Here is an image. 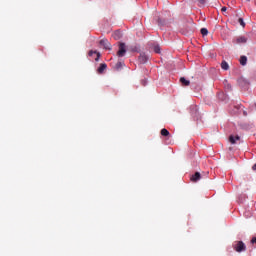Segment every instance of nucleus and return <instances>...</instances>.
Masks as SVG:
<instances>
[{
  "label": "nucleus",
  "instance_id": "obj_1",
  "mask_svg": "<svg viewBox=\"0 0 256 256\" xmlns=\"http://www.w3.org/2000/svg\"><path fill=\"white\" fill-rule=\"evenodd\" d=\"M233 247H234V251H236L237 253H243V251H246L247 249V246H245V243H243V241L235 242Z\"/></svg>",
  "mask_w": 256,
  "mask_h": 256
},
{
  "label": "nucleus",
  "instance_id": "obj_2",
  "mask_svg": "<svg viewBox=\"0 0 256 256\" xmlns=\"http://www.w3.org/2000/svg\"><path fill=\"white\" fill-rule=\"evenodd\" d=\"M126 53H127V46L125 45V43L123 42L119 43L117 57H125Z\"/></svg>",
  "mask_w": 256,
  "mask_h": 256
},
{
  "label": "nucleus",
  "instance_id": "obj_3",
  "mask_svg": "<svg viewBox=\"0 0 256 256\" xmlns=\"http://www.w3.org/2000/svg\"><path fill=\"white\" fill-rule=\"evenodd\" d=\"M99 45L108 51L111 49V43L107 39L100 40Z\"/></svg>",
  "mask_w": 256,
  "mask_h": 256
},
{
  "label": "nucleus",
  "instance_id": "obj_4",
  "mask_svg": "<svg viewBox=\"0 0 256 256\" xmlns=\"http://www.w3.org/2000/svg\"><path fill=\"white\" fill-rule=\"evenodd\" d=\"M138 61L141 65H145L149 61V56H147L145 53L140 54Z\"/></svg>",
  "mask_w": 256,
  "mask_h": 256
},
{
  "label": "nucleus",
  "instance_id": "obj_5",
  "mask_svg": "<svg viewBox=\"0 0 256 256\" xmlns=\"http://www.w3.org/2000/svg\"><path fill=\"white\" fill-rule=\"evenodd\" d=\"M241 137H239V135H230L229 136V141L232 145H235V143H237V141H240Z\"/></svg>",
  "mask_w": 256,
  "mask_h": 256
},
{
  "label": "nucleus",
  "instance_id": "obj_6",
  "mask_svg": "<svg viewBox=\"0 0 256 256\" xmlns=\"http://www.w3.org/2000/svg\"><path fill=\"white\" fill-rule=\"evenodd\" d=\"M113 39H115V41H119V39H121V37H123V34L121 33V31L117 30L112 34Z\"/></svg>",
  "mask_w": 256,
  "mask_h": 256
},
{
  "label": "nucleus",
  "instance_id": "obj_7",
  "mask_svg": "<svg viewBox=\"0 0 256 256\" xmlns=\"http://www.w3.org/2000/svg\"><path fill=\"white\" fill-rule=\"evenodd\" d=\"M235 43H237V45H241V43H247V37L245 36H239Z\"/></svg>",
  "mask_w": 256,
  "mask_h": 256
},
{
  "label": "nucleus",
  "instance_id": "obj_8",
  "mask_svg": "<svg viewBox=\"0 0 256 256\" xmlns=\"http://www.w3.org/2000/svg\"><path fill=\"white\" fill-rule=\"evenodd\" d=\"M199 179H201V173L199 172H196L194 175L191 176V181H193V183H197Z\"/></svg>",
  "mask_w": 256,
  "mask_h": 256
},
{
  "label": "nucleus",
  "instance_id": "obj_9",
  "mask_svg": "<svg viewBox=\"0 0 256 256\" xmlns=\"http://www.w3.org/2000/svg\"><path fill=\"white\" fill-rule=\"evenodd\" d=\"M180 83L184 86V87H189L191 85V82L187 79H185V77H181L180 78Z\"/></svg>",
  "mask_w": 256,
  "mask_h": 256
},
{
  "label": "nucleus",
  "instance_id": "obj_10",
  "mask_svg": "<svg viewBox=\"0 0 256 256\" xmlns=\"http://www.w3.org/2000/svg\"><path fill=\"white\" fill-rule=\"evenodd\" d=\"M160 135H162V137H169L171 135V133H169V130H167L166 128H163L160 131Z\"/></svg>",
  "mask_w": 256,
  "mask_h": 256
},
{
  "label": "nucleus",
  "instance_id": "obj_11",
  "mask_svg": "<svg viewBox=\"0 0 256 256\" xmlns=\"http://www.w3.org/2000/svg\"><path fill=\"white\" fill-rule=\"evenodd\" d=\"M90 57H93L95 55V61H99L100 54L97 51H90L89 52Z\"/></svg>",
  "mask_w": 256,
  "mask_h": 256
},
{
  "label": "nucleus",
  "instance_id": "obj_12",
  "mask_svg": "<svg viewBox=\"0 0 256 256\" xmlns=\"http://www.w3.org/2000/svg\"><path fill=\"white\" fill-rule=\"evenodd\" d=\"M106 69H107V65H101V66L97 69V72L101 75Z\"/></svg>",
  "mask_w": 256,
  "mask_h": 256
},
{
  "label": "nucleus",
  "instance_id": "obj_13",
  "mask_svg": "<svg viewBox=\"0 0 256 256\" xmlns=\"http://www.w3.org/2000/svg\"><path fill=\"white\" fill-rule=\"evenodd\" d=\"M153 51H154V53H161V46H159V45H154L153 46Z\"/></svg>",
  "mask_w": 256,
  "mask_h": 256
},
{
  "label": "nucleus",
  "instance_id": "obj_14",
  "mask_svg": "<svg viewBox=\"0 0 256 256\" xmlns=\"http://www.w3.org/2000/svg\"><path fill=\"white\" fill-rule=\"evenodd\" d=\"M240 64L241 65H247V57L246 56H241L240 57Z\"/></svg>",
  "mask_w": 256,
  "mask_h": 256
},
{
  "label": "nucleus",
  "instance_id": "obj_15",
  "mask_svg": "<svg viewBox=\"0 0 256 256\" xmlns=\"http://www.w3.org/2000/svg\"><path fill=\"white\" fill-rule=\"evenodd\" d=\"M201 35H203V37L207 36L209 34V30H207V28H202L200 30Z\"/></svg>",
  "mask_w": 256,
  "mask_h": 256
},
{
  "label": "nucleus",
  "instance_id": "obj_16",
  "mask_svg": "<svg viewBox=\"0 0 256 256\" xmlns=\"http://www.w3.org/2000/svg\"><path fill=\"white\" fill-rule=\"evenodd\" d=\"M238 23L241 25V27H245V21L243 20V18H239Z\"/></svg>",
  "mask_w": 256,
  "mask_h": 256
},
{
  "label": "nucleus",
  "instance_id": "obj_17",
  "mask_svg": "<svg viewBox=\"0 0 256 256\" xmlns=\"http://www.w3.org/2000/svg\"><path fill=\"white\" fill-rule=\"evenodd\" d=\"M221 67L223 71H229V65H222Z\"/></svg>",
  "mask_w": 256,
  "mask_h": 256
},
{
  "label": "nucleus",
  "instance_id": "obj_18",
  "mask_svg": "<svg viewBox=\"0 0 256 256\" xmlns=\"http://www.w3.org/2000/svg\"><path fill=\"white\" fill-rule=\"evenodd\" d=\"M221 11H222V13H225V11H227V7H225V6L222 7V8H221Z\"/></svg>",
  "mask_w": 256,
  "mask_h": 256
},
{
  "label": "nucleus",
  "instance_id": "obj_19",
  "mask_svg": "<svg viewBox=\"0 0 256 256\" xmlns=\"http://www.w3.org/2000/svg\"><path fill=\"white\" fill-rule=\"evenodd\" d=\"M199 3H201V5L205 4V0H199Z\"/></svg>",
  "mask_w": 256,
  "mask_h": 256
},
{
  "label": "nucleus",
  "instance_id": "obj_20",
  "mask_svg": "<svg viewBox=\"0 0 256 256\" xmlns=\"http://www.w3.org/2000/svg\"><path fill=\"white\" fill-rule=\"evenodd\" d=\"M221 65H227V62L224 60L221 62Z\"/></svg>",
  "mask_w": 256,
  "mask_h": 256
},
{
  "label": "nucleus",
  "instance_id": "obj_21",
  "mask_svg": "<svg viewBox=\"0 0 256 256\" xmlns=\"http://www.w3.org/2000/svg\"><path fill=\"white\" fill-rule=\"evenodd\" d=\"M253 171H256V164L252 166Z\"/></svg>",
  "mask_w": 256,
  "mask_h": 256
},
{
  "label": "nucleus",
  "instance_id": "obj_22",
  "mask_svg": "<svg viewBox=\"0 0 256 256\" xmlns=\"http://www.w3.org/2000/svg\"><path fill=\"white\" fill-rule=\"evenodd\" d=\"M122 66H117L116 70L119 71V69H121Z\"/></svg>",
  "mask_w": 256,
  "mask_h": 256
},
{
  "label": "nucleus",
  "instance_id": "obj_23",
  "mask_svg": "<svg viewBox=\"0 0 256 256\" xmlns=\"http://www.w3.org/2000/svg\"><path fill=\"white\" fill-rule=\"evenodd\" d=\"M226 88H227V89H231V85L228 84V85L226 86Z\"/></svg>",
  "mask_w": 256,
  "mask_h": 256
},
{
  "label": "nucleus",
  "instance_id": "obj_24",
  "mask_svg": "<svg viewBox=\"0 0 256 256\" xmlns=\"http://www.w3.org/2000/svg\"><path fill=\"white\" fill-rule=\"evenodd\" d=\"M143 85H145V81H142Z\"/></svg>",
  "mask_w": 256,
  "mask_h": 256
},
{
  "label": "nucleus",
  "instance_id": "obj_25",
  "mask_svg": "<svg viewBox=\"0 0 256 256\" xmlns=\"http://www.w3.org/2000/svg\"><path fill=\"white\" fill-rule=\"evenodd\" d=\"M244 115H247V112H244Z\"/></svg>",
  "mask_w": 256,
  "mask_h": 256
},
{
  "label": "nucleus",
  "instance_id": "obj_26",
  "mask_svg": "<svg viewBox=\"0 0 256 256\" xmlns=\"http://www.w3.org/2000/svg\"><path fill=\"white\" fill-rule=\"evenodd\" d=\"M100 65H105L104 63H101Z\"/></svg>",
  "mask_w": 256,
  "mask_h": 256
}]
</instances>
